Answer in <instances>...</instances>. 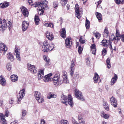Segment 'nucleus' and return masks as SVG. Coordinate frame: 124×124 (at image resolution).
Here are the masks:
<instances>
[{
  "instance_id": "nucleus-1",
  "label": "nucleus",
  "mask_w": 124,
  "mask_h": 124,
  "mask_svg": "<svg viewBox=\"0 0 124 124\" xmlns=\"http://www.w3.org/2000/svg\"><path fill=\"white\" fill-rule=\"evenodd\" d=\"M59 75V74L57 73L55 75L52 79L54 85L57 86L61 85L63 82L66 84L69 83V81L67 80V75L66 74L64 73L62 75L63 80L60 79Z\"/></svg>"
},
{
  "instance_id": "nucleus-2",
  "label": "nucleus",
  "mask_w": 124,
  "mask_h": 124,
  "mask_svg": "<svg viewBox=\"0 0 124 124\" xmlns=\"http://www.w3.org/2000/svg\"><path fill=\"white\" fill-rule=\"evenodd\" d=\"M40 47H42V49L44 52H47L48 51L52 50L54 47V46H50L47 41L46 40L44 42H41L39 43Z\"/></svg>"
},
{
  "instance_id": "nucleus-3",
  "label": "nucleus",
  "mask_w": 124,
  "mask_h": 124,
  "mask_svg": "<svg viewBox=\"0 0 124 124\" xmlns=\"http://www.w3.org/2000/svg\"><path fill=\"white\" fill-rule=\"evenodd\" d=\"M48 2L46 0L41 1L40 2L36 3V6H38V9L39 11H41L40 15L44 13V10L45 9L46 10L48 9V6L46 5Z\"/></svg>"
},
{
  "instance_id": "nucleus-4",
  "label": "nucleus",
  "mask_w": 124,
  "mask_h": 124,
  "mask_svg": "<svg viewBox=\"0 0 124 124\" xmlns=\"http://www.w3.org/2000/svg\"><path fill=\"white\" fill-rule=\"evenodd\" d=\"M75 95L76 97L79 100L82 101H84L85 99L82 94V93L79 90L75 89Z\"/></svg>"
},
{
  "instance_id": "nucleus-5",
  "label": "nucleus",
  "mask_w": 124,
  "mask_h": 124,
  "mask_svg": "<svg viewBox=\"0 0 124 124\" xmlns=\"http://www.w3.org/2000/svg\"><path fill=\"white\" fill-rule=\"evenodd\" d=\"M65 46L67 48L71 49L72 48V42L70 37L67 38L65 40Z\"/></svg>"
},
{
  "instance_id": "nucleus-6",
  "label": "nucleus",
  "mask_w": 124,
  "mask_h": 124,
  "mask_svg": "<svg viewBox=\"0 0 124 124\" xmlns=\"http://www.w3.org/2000/svg\"><path fill=\"white\" fill-rule=\"evenodd\" d=\"M75 9L76 13V16L79 19L81 16L82 13V11L81 10H80L78 5L77 4H76Z\"/></svg>"
},
{
  "instance_id": "nucleus-7",
  "label": "nucleus",
  "mask_w": 124,
  "mask_h": 124,
  "mask_svg": "<svg viewBox=\"0 0 124 124\" xmlns=\"http://www.w3.org/2000/svg\"><path fill=\"white\" fill-rule=\"evenodd\" d=\"M25 89L24 88L22 89L20 91L18 95H17V97L18 101H17V102H19L24 96L25 94Z\"/></svg>"
},
{
  "instance_id": "nucleus-8",
  "label": "nucleus",
  "mask_w": 124,
  "mask_h": 124,
  "mask_svg": "<svg viewBox=\"0 0 124 124\" xmlns=\"http://www.w3.org/2000/svg\"><path fill=\"white\" fill-rule=\"evenodd\" d=\"M20 50L19 47L17 46H16L15 49V54L17 59L20 61L21 59L19 55L20 53L19 51Z\"/></svg>"
},
{
  "instance_id": "nucleus-9",
  "label": "nucleus",
  "mask_w": 124,
  "mask_h": 124,
  "mask_svg": "<svg viewBox=\"0 0 124 124\" xmlns=\"http://www.w3.org/2000/svg\"><path fill=\"white\" fill-rule=\"evenodd\" d=\"M68 97L63 94L62 95L60 100L61 102L64 104L67 105L68 103Z\"/></svg>"
},
{
  "instance_id": "nucleus-10",
  "label": "nucleus",
  "mask_w": 124,
  "mask_h": 124,
  "mask_svg": "<svg viewBox=\"0 0 124 124\" xmlns=\"http://www.w3.org/2000/svg\"><path fill=\"white\" fill-rule=\"evenodd\" d=\"M52 74L50 73L49 74H48L47 75L45 76L43 78V79L45 82L50 81L53 80L52 78H51V76H52Z\"/></svg>"
},
{
  "instance_id": "nucleus-11",
  "label": "nucleus",
  "mask_w": 124,
  "mask_h": 124,
  "mask_svg": "<svg viewBox=\"0 0 124 124\" xmlns=\"http://www.w3.org/2000/svg\"><path fill=\"white\" fill-rule=\"evenodd\" d=\"M110 100L111 105L115 108L116 107L117 104L116 99L115 97L112 96V97L110 98Z\"/></svg>"
},
{
  "instance_id": "nucleus-12",
  "label": "nucleus",
  "mask_w": 124,
  "mask_h": 124,
  "mask_svg": "<svg viewBox=\"0 0 124 124\" xmlns=\"http://www.w3.org/2000/svg\"><path fill=\"white\" fill-rule=\"evenodd\" d=\"M21 10L22 13L24 17H26L28 16L29 12L27 9L24 6H23Z\"/></svg>"
},
{
  "instance_id": "nucleus-13",
  "label": "nucleus",
  "mask_w": 124,
  "mask_h": 124,
  "mask_svg": "<svg viewBox=\"0 0 124 124\" xmlns=\"http://www.w3.org/2000/svg\"><path fill=\"white\" fill-rule=\"evenodd\" d=\"M7 49V48L4 43H0V53L2 51H6Z\"/></svg>"
},
{
  "instance_id": "nucleus-14",
  "label": "nucleus",
  "mask_w": 124,
  "mask_h": 124,
  "mask_svg": "<svg viewBox=\"0 0 124 124\" xmlns=\"http://www.w3.org/2000/svg\"><path fill=\"white\" fill-rule=\"evenodd\" d=\"M67 101L68 104L71 107L73 106V99L70 95H68V100Z\"/></svg>"
},
{
  "instance_id": "nucleus-15",
  "label": "nucleus",
  "mask_w": 124,
  "mask_h": 124,
  "mask_svg": "<svg viewBox=\"0 0 124 124\" xmlns=\"http://www.w3.org/2000/svg\"><path fill=\"white\" fill-rule=\"evenodd\" d=\"M0 116L1 118L0 121L1 123L3 124H6L7 123L5 118V115L2 113H0Z\"/></svg>"
},
{
  "instance_id": "nucleus-16",
  "label": "nucleus",
  "mask_w": 124,
  "mask_h": 124,
  "mask_svg": "<svg viewBox=\"0 0 124 124\" xmlns=\"http://www.w3.org/2000/svg\"><path fill=\"white\" fill-rule=\"evenodd\" d=\"M44 60L46 62L45 66L46 67L48 66L50 64V60L47 56H45L44 58Z\"/></svg>"
},
{
  "instance_id": "nucleus-17",
  "label": "nucleus",
  "mask_w": 124,
  "mask_h": 124,
  "mask_svg": "<svg viewBox=\"0 0 124 124\" xmlns=\"http://www.w3.org/2000/svg\"><path fill=\"white\" fill-rule=\"evenodd\" d=\"M7 57L8 59L11 62H13L14 60V58L13 55L11 53L8 54Z\"/></svg>"
},
{
  "instance_id": "nucleus-18",
  "label": "nucleus",
  "mask_w": 124,
  "mask_h": 124,
  "mask_svg": "<svg viewBox=\"0 0 124 124\" xmlns=\"http://www.w3.org/2000/svg\"><path fill=\"white\" fill-rule=\"evenodd\" d=\"M60 36L63 38L64 39L66 37L65 28L62 29V30L60 32Z\"/></svg>"
},
{
  "instance_id": "nucleus-19",
  "label": "nucleus",
  "mask_w": 124,
  "mask_h": 124,
  "mask_svg": "<svg viewBox=\"0 0 124 124\" xmlns=\"http://www.w3.org/2000/svg\"><path fill=\"white\" fill-rule=\"evenodd\" d=\"M99 78L100 77L98 74L97 73H95L93 78L94 83H97Z\"/></svg>"
},
{
  "instance_id": "nucleus-20",
  "label": "nucleus",
  "mask_w": 124,
  "mask_h": 124,
  "mask_svg": "<svg viewBox=\"0 0 124 124\" xmlns=\"http://www.w3.org/2000/svg\"><path fill=\"white\" fill-rule=\"evenodd\" d=\"M103 105L105 109L107 111H108L109 108L107 102L104 100L103 101Z\"/></svg>"
},
{
  "instance_id": "nucleus-21",
  "label": "nucleus",
  "mask_w": 124,
  "mask_h": 124,
  "mask_svg": "<svg viewBox=\"0 0 124 124\" xmlns=\"http://www.w3.org/2000/svg\"><path fill=\"white\" fill-rule=\"evenodd\" d=\"M7 25L6 24H0V31H3L7 28Z\"/></svg>"
},
{
  "instance_id": "nucleus-22",
  "label": "nucleus",
  "mask_w": 124,
  "mask_h": 124,
  "mask_svg": "<svg viewBox=\"0 0 124 124\" xmlns=\"http://www.w3.org/2000/svg\"><path fill=\"white\" fill-rule=\"evenodd\" d=\"M117 79V75L115 74V76L112 78L111 81V85H113L116 82Z\"/></svg>"
},
{
  "instance_id": "nucleus-23",
  "label": "nucleus",
  "mask_w": 124,
  "mask_h": 124,
  "mask_svg": "<svg viewBox=\"0 0 124 124\" xmlns=\"http://www.w3.org/2000/svg\"><path fill=\"white\" fill-rule=\"evenodd\" d=\"M18 77L16 75L14 74L12 75L11 76V79L13 82L16 81L18 80Z\"/></svg>"
},
{
  "instance_id": "nucleus-24",
  "label": "nucleus",
  "mask_w": 124,
  "mask_h": 124,
  "mask_svg": "<svg viewBox=\"0 0 124 124\" xmlns=\"http://www.w3.org/2000/svg\"><path fill=\"white\" fill-rule=\"evenodd\" d=\"M101 117L105 119H108L109 117V114H105L104 112H102L101 113Z\"/></svg>"
},
{
  "instance_id": "nucleus-25",
  "label": "nucleus",
  "mask_w": 124,
  "mask_h": 124,
  "mask_svg": "<svg viewBox=\"0 0 124 124\" xmlns=\"http://www.w3.org/2000/svg\"><path fill=\"white\" fill-rule=\"evenodd\" d=\"M29 24H22V29L23 31H26L29 26Z\"/></svg>"
},
{
  "instance_id": "nucleus-26",
  "label": "nucleus",
  "mask_w": 124,
  "mask_h": 124,
  "mask_svg": "<svg viewBox=\"0 0 124 124\" xmlns=\"http://www.w3.org/2000/svg\"><path fill=\"white\" fill-rule=\"evenodd\" d=\"M34 66V65H32L30 64H27V67L28 70H30L32 73V72L33 71H34L33 69Z\"/></svg>"
},
{
  "instance_id": "nucleus-27",
  "label": "nucleus",
  "mask_w": 124,
  "mask_h": 124,
  "mask_svg": "<svg viewBox=\"0 0 124 124\" xmlns=\"http://www.w3.org/2000/svg\"><path fill=\"white\" fill-rule=\"evenodd\" d=\"M34 96L36 99L37 97H39L40 96L42 95L40 92L38 91H36L34 92Z\"/></svg>"
},
{
  "instance_id": "nucleus-28",
  "label": "nucleus",
  "mask_w": 124,
  "mask_h": 124,
  "mask_svg": "<svg viewBox=\"0 0 124 124\" xmlns=\"http://www.w3.org/2000/svg\"><path fill=\"white\" fill-rule=\"evenodd\" d=\"M42 95L40 96L39 97H37L36 99L39 103H42L44 101V99Z\"/></svg>"
},
{
  "instance_id": "nucleus-29",
  "label": "nucleus",
  "mask_w": 124,
  "mask_h": 124,
  "mask_svg": "<svg viewBox=\"0 0 124 124\" xmlns=\"http://www.w3.org/2000/svg\"><path fill=\"white\" fill-rule=\"evenodd\" d=\"M9 6L8 3L5 2L3 3H1L0 4V7L4 8H6Z\"/></svg>"
},
{
  "instance_id": "nucleus-30",
  "label": "nucleus",
  "mask_w": 124,
  "mask_h": 124,
  "mask_svg": "<svg viewBox=\"0 0 124 124\" xmlns=\"http://www.w3.org/2000/svg\"><path fill=\"white\" fill-rule=\"evenodd\" d=\"M57 97V95L54 93H50L49 94V95L47 97V98L48 99H50L52 98H56Z\"/></svg>"
},
{
  "instance_id": "nucleus-31",
  "label": "nucleus",
  "mask_w": 124,
  "mask_h": 124,
  "mask_svg": "<svg viewBox=\"0 0 124 124\" xmlns=\"http://www.w3.org/2000/svg\"><path fill=\"white\" fill-rule=\"evenodd\" d=\"M96 16L97 17L99 20H101L102 19V16L101 14L99 13L96 12Z\"/></svg>"
},
{
  "instance_id": "nucleus-32",
  "label": "nucleus",
  "mask_w": 124,
  "mask_h": 124,
  "mask_svg": "<svg viewBox=\"0 0 124 124\" xmlns=\"http://www.w3.org/2000/svg\"><path fill=\"white\" fill-rule=\"evenodd\" d=\"M108 40L105 39H103L101 42V43H102V45L103 46H106V47H107L108 45L106 44L108 42Z\"/></svg>"
},
{
  "instance_id": "nucleus-33",
  "label": "nucleus",
  "mask_w": 124,
  "mask_h": 124,
  "mask_svg": "<svg viewBox=\"0 0 124 124\" xmlns=\"http://www.w3.org/2000/svg\"><path fill=\"white\" fill-rule=\"evenodd\" d=\"M106 63L107 65V68L108 69H109L111 67V66L110 65V59L108 58L106 61Z\"/></svg>"
},
{
  "instance_id": "nucleus-34",
  "label": "nucleus",
  "mask_w": 124,
  "mask_h": 124,
  "mask_svg": "<svg viewBox=\"0 0 124 124\" xmlns=\"http://www.w3.org/2000/svg\"><path fill=\"white\" fill-rule=\"evenodd\" d=\"M22 116L21 118L22 119H23L24 117L26 115V111L25 110L23 109L22 110Z\"/></svg>"
},
{
  "instance_id": "nucleus-35",
  "label": "nucleus",
  "mask_w": 124,
  "mask_h": 124,
  "mask_svg": "<svg viewBox=\"0 0 124 124\" xmlns=\"http://www.w3.org/2000/svg\"><path fill=\"white\" fill-rule=\"evenodd\" d=\"M83 49V48L81 47L80 46H78V52L79 54H80L82 53V51Z\"/></svg>"
},
{
  "instance_id": "nucleus-36",
  "label": "nucleus",
  "mask_w": 124,
  "mask_h": 124,
  "mask_svg": "<svg viewBox=\"0 0 124 124\" xmlns=\"http://www.w3.org/2000/svg\"><path fill=\"white\" fill-rule=\"evenodd\" d=\"M6 67L7 70L9 71L10 70L12 67V65L10 63H8L6 65Z\"/></svg>"
},
{
  "instance_id": "nucleus-37",
  "label": "nucleus",
  "mask_w": 124,
  "mask_h": 124,
  "mask_svg": "<svg viewBox=\"0 0 124 124\" xmlns=\"http://www.w3.org/2000/svg\"><path fill=\"white\" fill-rule=\"evenodd\" d=\"M34 19L35 22V23H37V22H38L39 20V16L37 15H35V16Z\"/></svg>"
},
{
  "instance_id": "nucleus-38",
  "label": "nucleus",
  "mask_w": 124,
  "mask_h": 124,
  "mask_svg": "<svg viewBox=\"0 0 124 124\" xmlns=\"http://www.w3.org/2000/svg\"><path fill=\"white\" fill-rule=\"evenodd\" d=\"M0 81V84L3 86H4L6 83V80L4 78L3 79L1 80Z\"/></svg>"
},
{
  "instance_id": "nucleus-39",
  "label": "nucleus",
  "mask_w": 124,
  "mask_h": 124,
  "mask_svg": "<svg viewBox=\"0 0 124 124\" xmlns=\"http://www.w3.org/2000/svg\"><path fill=\"white\" fill-rule=\"evenodd\" d=\"M68 0H61V2L62 6H65L67 4Z\"/></svg>"
},
{
  "instance_id": "nucleus-40",
  "label": "nucleus",
  "mask_w": 124,
  "mask_h": 124,
  "mask_svg": "<svg viewBox=\"0 0 124 124\" xmlns=\"http://www.w3.org/2000/svg\"><path fill=\"white\" fill-rule=\"evenodd\" d=\"M71 65L70 66V69H74L73 68L74 66L75 65V63L74 61L72 60L71 61Z\"/></svg>"
},
{
  "instance_id": "nucleus-41",
  "label": "nucleus",
  "mask_w": 124,
  "mask_h": 124,
  "mask_svg": "<svg viewBox=\"0 0 124 124\" xmlns=\"http://www.w3.org/2000/svg\"><path fill=\"white\" fill-rule=\"evenodd\" d=\"M95 37L98 39H99L101 36V34L99 32H97L96 33L95 35Z\"/></svg>"
},
{
  "instance_id": "nucleus-42",
  "label": "nucleus",
  "mask_w": 124,
  "mask_h": 124,
  "mask_svg": "<svg viewBox=\"0 0 124 124\" xmlns=\"http://www.w3.org/2000/svg\"><path fill=\"white\" fill-rule=\"evenodd\" d=\"M104 32L105 33L107 34V36H108L109 35V34L107 28L106 27L105 28Z\"/></svg>"
},
{
  "instance_id": "nucleus-43",
  "label": "nucleus",
  "mask_w": 124,
  "mask_h": 124,
  "mask_svg": "<svg viewBox=\"0 0 124 124\" xmlns=\"http://www.w3.org/2000/svg\"><path fill=\"white\" fill-rule=\"evenodd\" d=\"M6 25L8 26V27L9 31L12 27V24H6Z\"/></svg>"
},
{
  "instance_id": "nucleus-44",
  "label": "nucleus",
  "mask_w": 124,
  "mask_h": 124,
  "mask_svg": "<svg viewBox=\"0 0 124 124\" xmlns=\"http://www.w3.org/2000/svg\"><path fill=\"white\" fill-rule=\"evenodd\" d=\"M107 51L105 48H103L102 51V54L103 55H105L106 54Z\"/></svg>"
},
{
  "instance_id": "nucleus-45",
  "label": "nucleus",
  "mask_w": 124,
  "mask_h": 124,
  "mask_svg": "<svg viewBox=\"0 0 124 124\" xmlns=\"http://www.w3.org/2000/svg\"><path fill=\"white\" fill-rule=\"evenodd\" d=\"M72 120L73 124H79L78 123H77V121L73 117H72Z\"/></svg>"
},
{
  "instance_id": "nucleus-46",
  "label": "nucleus",
  "mask_w": 124,
  "mask_h": 124,
  "mask_svg": "<svg viewBox=\"0 0 124 124\" xmlns=\"http://www.w3.org/2000/svg\"><path fill=\"white\" fill-rule=\"evenodd\" d=\"M9 112L7 110H6L5 112V116H6V117H8V115L9 114Z\"/></svg>"
},
{
  "instance_id": "nucleus-47",
  "label": "nucleus",
  "mask_w": 124,
  "mask_h": 124,
  "mask_svg": "<svg viewBox=\"0 0 124 124\" xmlns=\"http://www.w3.org/2000/svg\"><path fill=\"white\" fill-rule=\"evenodd\" d=\"M53 6L54 8L56 7L57 6L58 4L57 1H54L53 2Z\"/></svg>"
},
{
  "instance_id": "nucleus-48",
  "label": "nucleus",
  "mask_w": 124,
  "mask_h": 124,
  "mask_svg": "<svg viewBox=\"0 0 124 124\" xmlns=\"http://www.w3.org/2000/svg\"><path fill=\"white\" fill-rule=\"evenodd\" d=\"M49 38L48 39L50 40H52L54 38V36H53V34L52 33H51L50 34V36L49 37Z\"/></svg>"
},
{
  "instance_id": "nucleus-49",
  "label": "nucleus",
  "mask_w": 124,
  "mask_h": 124,
  "mask_svg": "<svg viewBox=\"0 0 124 124\" xmlns=\"http://www.w3.org/2000/svg\"><path fill=\"white\" fill-rule=\"evenodd\" d=\"M71 70L70 71V75L72 77H73V76L74 72V69H70Z\"/></svg>"
},
{
  "instance_id": "nucleus-50",
  "label": "nucleus",
  "mask_w": 124,
  "mask_h": 124,
  "mask_svg": "<svg viewBox=\"0 0 124 124\" xmlns=\"http://www.w3.org/2000/svg\"><path fill=\"white\" fill-rule=\"evenodd\" d=\"M79 77V75L77 74H75L74 75V78L76 79H78Z\"/></svg>"
},
{
  "instance_id": "nucleus-51",
  "label": "nucleus",
  "mask_w": 124,
  "mask_h": 124,
  "mask_svg": "<svg viewBox=\"0 0 124 124\" xmlns=\"http://www.w3.org/2000/svg\"><path fill=\"white\" fill-rule=\"evenodd\" d=\"M81 37L79 39V42L82 44H83L85 43V41L84 40L82 39Z\"/></svg>"
},
{
  "instance_id": "nucleus-52",
  "label": "nucleus",
  "mask_w": 124,
  "mask_h": 124,
  "mask_svg": "<svg viewBox=\"0 0 124 124\" xmlns=\"http://www.w3.org/2000/svg\"><path fill=\"white\" fill-rule=\"evenodd\" d=\"M44 70H40V71H39L38 73H39L40 74L43 76L44 74Z\"/></svg>"
},
{
  "instance_id": "nucleus-53",
  "label": "nucleus",
  "mask_w": 124,
  "mask_h": 124,
  "mask_svg": "<svg viewBox=\"0 0 124 124\" xmlns=\"http://www.w3.org/2000/svg\"><path fill=\"white\" fill-rule=\"evenodd\" d=\"M46 36L47 38L48 39H49L50 33H49L47 31L46 33Z\"/></svg>"
},
{
  "instance_id": "nucleus-54",
  "label": "nucleus",
  "mask_w": 124,
  "mask_h": 124,
  "mask_svg": "<svg viewBox=\"0 0 124 124\" xmlns=\"http://www.w3.org/2000/svg\"><path fill=\"white\" fill-rule=\"evenodd\" d=\"M6 22V20L5 19H3L2 20L1 18H0V23H4Z\"/></svg>"
},
{
  "instance_id": "nucleus-55",
  "label": "nucleus",
  "mask_w": 124,
  "mask_h": 124,
  "mask_svg": "<svg viewBox=\"0 0 124 124\" xmlns=\"http://www.w3.org/2000/svg\"><path fill=\"white\" fill-rule=\"evenodd\" d=\"M91 51H92V53L94 55L95 54L96 51V49H91Z\"/></svg>"
},
{
  "instance_id": "nucleus-56",
  "label": "nucleus",
  "mask_w": 124,
  "mask_h": 124,
  "mask_svg": "<svg viewBox=\"0 0 124 124\" xmlns=\"http://www.w3.org/2000/svg\"><path fill=\"white\" fill-rule=\"evenodd\" d=\"M91 49H96V46L94 44H93L91 45L90 46Z\"/></svg>"
},
{
  "instance_id": "nucleus-57",
  "label": "nucleus",
  "mask_w": 124,
  "mask_h": 124,
  "mask_svg": "<svg viewBox=\"0 0 124 124\" xmlns=\"http://www.w3.org/2000/svg\"><path fill=\"white\" fill-rule=\"evenodd\" d=\"M28 2L30 5H33V3L32 0H29Z\"/></svg>"
},
{
  "instance_id": "nucleus-58",
  "label": "nucleus",
  "mask_w": 124,
  "mask_h": 124,
  "mask_svg": "<svg viewBox=\"0 0 124 124\" xmlns=\"http://www.w3.org/2000/svg\"><path fill=\"white\" fill-rule=\"evenodd\" d=\"M85 26L87 29H89L90 27V24H85Z\"/></svg>"
},
{
  "instance_id": "nucleus-59",
  "label": "nucleus",
  "mask_w": 124,
  "mask_h": 124,
  "mask_svg": "<svg viewBox=\"0 0 124 124\" xmlns=\"http://www.w3.org/2000/svg\"><path fill=\"white\" fill-rule=\"evenodd\" d=\"M41 124H46L45 122L44 119H42L41 120Z\"/></svg>"
},
{
  "instance_id": "nucleus-60",
  "label": "nucleus",
  "mask_w": 124,
  "mask_h": 124,
  "mask_svg": "<svg viewBox=\"0 0 124 124\" xmlns=\"http://www.w3.org/2000/svg\"><path fill=\"white\" fill-rule=\"evenodd\" d=\"M47 24V27H51L52 28L54 27L53 24Z\"/></svg>"
},
{
  "instance_id": "nucleus-61",
  "label": "nucleus",
  "mask_w": 124,
  "mask_h": 124,
  "mask_svg": "<svg viewBox=\"0 0 124 124\" xmlns=\"http://www.w3.org/2000/svg\"><path fill=\"white\" fill-rule=\"evenodd\" d=\"M38 76L39 78V79H41L42 78V77H43V76H42L39 73H38Z\"/></svg>"
},
{
  "instance_id": "nucleus-62",
  "label": "nucleus",
  "mask_w": 124,
  "mask_h": 124,
  "mask_svg": "<svg viewBox=\"0 0 124 124\" xmlns=\"http://www.w3.org/2000/svg\"><path fill=\"white\" fill-rule=\"evenodd\" d=\"M34 71H33L32 72L34 73H36V72L37 71V68L36 67L34 66Z\"/></svg>"
},
{
  "instance_id": "nucleus-63",
  "label": "nucleus",
  "mask_w": 124,
  "mask_h": 124,
  "mask_svg": "<svg viewBox=\"0 0 124 124\" xmlns=\"http://www.w3.org/2000/svg\"><path fill=\"white\" fill-rule=\"evenodd\" d=\"M116 40L117 41V42H118V41L120 39L121 37L120 36H119L118 35H116Z\"/></svg>"
},
{
  "instance_id": "nucleus-64",
  "label": "nucleus",
  "mask_w": 124,
  "mask_h": 124,
  "mask_svg": "<svg viewBox=\"0 0 124 124\" xmlns=\"http://www.w3.org/2000/svg\"><path fill=\"white\" fill-rule=\"evenodd\" d=\"M86 64L87 65L89 64H90V62L89 60L87 58L86 60Z\"/></svg>"
}]
</instances>
